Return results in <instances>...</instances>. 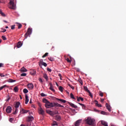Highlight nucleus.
Here are the masks:
<instances>
[{"instance_id": "obj_50", "label": "nucleus", "mask_w": 126, "mask_h": 126, "mask_svg": "<svg viewBox=\"0 0 126 126\" xmlns=\"http://www.w3.org/2000/svg\"><path fill=\"white\" fill-rule=\"evenodd\" d=\"M77 100L78 102L80 101V98H79V97L77 96Z\"/></svg>"}, {"instance_id": "obj_41", "label": "nucleus", "mask_w": 126, "mask_h": 126, "mask_svg": "<svg viewBox=\"0 0 126 126\" xmlns=\"http://www.w3.org/2000/svg\"><path fill=\"white\" fill-rule=\"evenodd\" d=\"M39 63H46L45 62H43V60L42 59L40 60V62H39Z\"/></svg>"}, {"instance_id": "obj_3", "label": "nucleus", "mask_w": 126, "mask_h": 126, "mask_svg": "<svg viewBox=\"0 0 126 126\" xmlns=\"http://www.w3.org/2000/svg\"><path fill=\"white\" fill-rule=\"evenodd\" d=\"M11 111H12V107L10 106H7L6 109H5V112L7 114H10Z\"/></svg>"}, {"instance_id": "obj_9", "label": "nucleus", "mask_w": 126, "mask_h": 126, "mask_svg": "<svg viewBox=\"0 0 126 126\" xmlns=\"http://www.w3.org/2000/svg\"><path fill=\"white\" fill-rule=\"evenodd\" d=\"M106 107L107 109H108L109 112L111 111V107H110L109 104H108L107 103H106Z\"/></svg>"}, {"instance_id": "obj_58", "label": "nucleus", "mask_w": 126, "mask_h": 126, "mask_svg": "<svg viewBox=\"0 0 126 126\" xmlns=\"http://www.w3.org/2000/svg\"><path fill=\"white\" fill-rule=\"evenodd\" d=\"M101 114H103V115H104V114H105V112L104 111H102L101 112Z\"/></svg>"}, {"instance_id": "obj_38", "label": "nucleus", "mask_w": 126, "mask_h": 126, "mask_svg": "<svg viewBox=\"0 0 126 126\" xmlns=\"http://www.w3.org/2000/svg\"><path fill=\"white\" fill-rule=\"evenodd\" d=\"M88 93H89V95L90 96V97H91V98H93V94H91V93L90 92H88Z\"/></svg>"}, {"instance_id": "obj_53", "label": "nucleus", "mask_w": 126, "mask_h": 126, "mask_svg": "<svg viewBox=\"0 0 126 126\" xmlns=\"http://www.w3.org/2000/svg\"><path fill=\"white\" fill-rule=\"evenodd\" d=\"M78 104H79L80 105H81L82 106L85 107V105L82 103H78Z\"/></svg>"}, {"instance_id": "obj_49", "label": "nucleus", "mask_w": 126, "mask_h": 126, "mask_svg": "<svg viewBox=\"0 0 126 126\" xmlns=\"http://www.w3.org/2000/svg\"><path fill=\"white\" fill-rule=\"evenodd\" d=\"M15 25H13L11 27V30H14L15 29Z\"/></svg>"}, {"instance_id": "obj_61", "label": "nucleus", "mask_w": 126, "mask_h": 126, "mask_svg": "<svg viewBox=\"0 0 126 126\" xmlns=\"http://www.w3.org/2000/svg\"><path fill=\"white\" fill-rule=\"evenodd\" d=\"M10 97H8V98L6 100V101L8 102L9 100H10Z\"/></svg>"}, {"instance_id": "obj_30", "label": "nucleus", "mask_w": 126, "mask_h": 126, "mask_svg": "<svg viewBox=\"0 0 126 126\" xmlns=\"http://www.w3.org/2000/svg\"><path fill=\"white\" fill-rule=\"evenodd\" d=\"M52 126H58V124L56 121H54L53 123L52 124Z\"/></svg>"}, {"instance_id": "obj_31", "label": "nucleus", "mask_w": 126, "mask_h": 126, "mask_svg": "<svg viewBox=\"0 0 126 126\" xmlns=\"http://www.w3.org/2000/svg\"><path fill=\"white\" fill-rule=\"evenodd\" d=\"M38 64L39 65V66L44 65V67H47V63H39Z\"/></svg>"}, {"instance_id": "obj_52", "label": "nucleus", "mask_w": 126, "mask_h": 126, "mask_svg": "<svg viewBox=\"0 0 126 126\" xmlns=\"http://www.w3.org/2000/svg\"><path fill=\"white\" fill-rule=\"evenodd\" d=\"M99 94H100V96L101 97L103 96V93H102V92H100V93Z\"/></svg>"}, {"instance_id": "obj_8", "label": "nucleus", "mask_w": 126, "mask_h": 126, "mask_svg": "<svg viewBox=\"0 0 126 126\" xmlns=\"http://www.w3.org/2000/svg\"><path fill=\"white\" fill-rule=\"evenodd\" d=\"M34 118L33 117L31 116V117H29L27 119V121H28V122H31L32 121H33Z\"/></svg>"}, {"instance_id": "obj_25", "label": "nucleus", "mask_w": 126, "mask_h": 126, "mask_svg": "<svg viewBox=\"0 0 126 126\" xmlns=\"http://www.w3.org/2000/svg\"><path fill=\"white\" fill-rule=\"evenodd\" d=\"M43 77H44V79H46V81H48V76H47V74H43Z\"/></svg>"}, {"instance_id": "obj_7", "label": "nucleus", "mask_w": 126, "mask_h": 126, "mask_svg": "<svg viewBox=\"0 0 126 126\" xmlns=\"http://www.w3.org/2000/svg\"><path fill=\"white\" fill-rule=\"evenodd\" d=\"M49 85H50V88H49V89L50 90H51L53 92H55V89H54V87H53V84H52L51 83H49Z\"/></svg>"}, {"instance_id": "obj_4", "label": "nucleus", "mask_w": 126, "mask_h": 126, "mask_svg": "<svg viewBox=\"0 0 126 126\" xmlns=\"http://www.w3.org/2000/svg\"><path fill=\"white\" fill-rule=\"evenodd\" d=\"M40 108L39 109L38 113L41 115H44L45 114V111H44L43 109L41 108V105H39Z\"/></svg>"}, {"instance_id": "obj_1", "label": "nucleus", "mask_w": 126, "mask_h": 126, "mask_svg": "<svg viewBox=\"0 0 126 126\" xmlns=\"http://www.w3.org/2000/svg\"><path fill=\"white\" fill-rule=\"evenodd\" d=\"M44 105L45 106V107L47 109L53 108L54 107L63 108V105H61L59 103H56V102H48V103H45Z\"/></svg>"}, {"instance_id": "obj_20", "label": "nucleus", "mask_w": 126, "mask_h": 126, "mask_svg": "<svg viewBox=\"0 0 126 126\" xmlns=\"http://www.w3.org/2000/svg\"><path fill=\"white\" fill-rule=\"evenodd\" d=\"M42 102H43L45 104L50 103L49 100H48L46 98H44L43 99H42Z\"/></svg>"}, {"instance_id": "obj_2", "label": "nucleus", "mask_w": 126, "mask_h": 126, "mask_svg": "<svg viewBox=\"0 0 126 126\" xmlns=\"http://www.w3.org/2000/svg\"><path fill=\"white\" fill-rule=\"evenodd\" d=\"M86 122L89 126H92L94 125V120L91 118L89 117L86 120Z\"/></svg>"}, {"instance_id": "obj_10", "label": "nucleus", "mask_w": 126, "mask_h": 126, "mask_svg": "<svg viewBox=\"0 0 126 126\" xmlns=\"http://www.w3.org/2000/svg\"><path fill=\"white\" fill-rule=\"evenodd\" d=\"M28 88L30 89V90L33 89L34 87L32 83L29 84L28 85Z\"/></svg>"}, {"instance_id": "obj_18", "label": "nucleus", "mask_w": 126, "mask_h": 126, "mask_svg": "<svg viewBox=\"0 0 126 126\" xmlns=\"http://www.w3.org/2000/svg\"><path fill=\"white\" fill-rule=\"evenodd\" d=\"M15 82H16V80H13L12 79H9L8 80H7V82L8 83H14Z\"/></svg>"}, {"instance_id": "obj_40", "label": "nucleus", "mask_w": 126, "mask_h": 126, "mask_svg": "<svg viewBox=\"0 0 126 126\" xmlns=\"http://www.w3.org/2000/svg\"><path fill=\"white\" fill-rule=\"evenodd\" d=\"M96 106H98V107H102L101 104H98V103H96Z\"/></svg>"}, {"instance_id": "obj_46", "label": "nucleus", "mask_w": 126, "mask_h": 126, "mask_svg": "<svg viewBox=\"0 0 126 126\" xmlns=\"http://www.w3.org/2000/svg\"><path fill=\"white\" fill-rule=\"evenodd\" d=\"M52 111L49 110H46V113H47L48 114L51 113H52Z\"/></svg>"}, {"instance_id": "obj_16", "label": "nucleus", "mask_w": 126, "mask_h": 126, "mask_svg": "<svg viewBox=\"0 0 126 126\" xmlns=\"http://www.w3.org/2000/svg\"><path fill=\"white\" fill-rule=\"evenodd\" d=\"M27 33L28 34V35H30L32 33V29L31 28H29Z\"/></svg>"}, {"instance_id": "obj_48", "label": "nucleus", "mask_w": 126, "mask_h": 126, "mask_svg": "<svg viewBox=\"0 0 126 126\" xmlns=\"http://www.w3.org/2000/svg\"><path fill=\"white\" fill-rule=\"evenodd\" d=\"M38 81H40V83H43V80H42V79L41 78L38 79Z\"/></svg>"}, {"instance_id": "obj_36", "label": "nucleus", "mask_w": 126, "mask_h": 126, "mask_svg": "<svg viewBox=\"0 0 126 126\" xmlns=\"http://www.w3.org/2000/svg\"><path fill=\"white\" fill-rule=\"evenodd\" d=\"M27 74L26 73H23L21 74V76L25 77Z\"/></svg>"}, {"instance_id": "obj_21", "label": "nucleus", "mask_w": 126, "mask_h": 126, "mask_svg": "<svg viewBox=\"0 0 126 126\" xmlns=\"http://www.w3.org/2000/svg\"><path fill=\"white\" fill-rule=\"evenodd\" d=\"M22 42L21 41H19V42H18V43L17 44V47L18 48H20L22 46Z\"/></svg>"}, {"instance_id": "obj_27", "label": "nucleus", "mask_w": 126, "mask_h": 126, "mask_svg": "<svg viewBox=\"0 0 126 126\" xmlns=\"http://www.w3.org/2000/svg\"><path fill=\"white\" fill-rule=\"evenodd\" d=\"M0 14L3 17H5V14H4V13L2 12V11L0 9Z\"/></svg>"}, {"instance_id": "obj_33", "label": "nucleus", "mask_w": 126, "mask_h": 126, "mask_svg": "<svg viewBox=\"0 0 126 126\" xmlns=\"http://www.w3.org/2000/svg\"><path fill=\"white\" fill-rule=\"evenodd\" d=\"M63 88L62 86H60L59 87V90L60 92H63Z\"/></svg>"}, {"instance_id": "obj_32", "label": "nucleus", "mask_w": 126, "mask_h": 126, "mask_svg": "<svg viewBox=\"0 0 126 126\" xmlns=\"http://www.w3.org/2000/svg\"><path fill=\"white\" fill-rule=\"evenodd\" d=\"M7 87V85H4L2 87H0V91L1 90H2V89H3L5 87Z\"/></svg>"}, {"instance_id": "obj_60", "label": "nucleus", "mask_w": 126, "mask_h": 126, "mask_svg": "<svg viewBox=\"0 0 126 126\" xmlns=\"http://www.w3.org/2000/svg\"><path fill=\"white\" fill-rule=\"evenodd\" d=\"M58 76L62 77V74L61 73L58 74Z\"/></svg>"}, {"instance_id": "obj_17", "label": "nucleus", "mask_w": 126, "mask_h": 126, "mask_svg": "<svg viewBox=\"0 0 126 126\" xmlns=\"http://www.w3.org/2000/svg\"><path fill=\"white\" fill-rule=\"evenodd\" d=\"M101 124H102V125L104 126H108L107 123H106L105 121H101Z\"/></svg>"}, {"instance_id": "obj_24", "label": "nucleus", "mask_w": 126, "mask_h": 126, "mask_svg": "<svg viewBox=\"0 0 126 126\" xmlns=\"http://www.w3.org/2000/svg\"><path fill=\"white\" fill-rule=\"evenodd\" d=\"M66 61H67V63H71V61H72L71 57L70 56V59L69 58H66Z\"/></svg>"}, {"instance_id": "obj_37", "label": "nucleus", "mask_w": 126, "mask_h": 126, "mask_svg": "<svg viewBox=\"0 0 126 126\" xmlns=\"http://www.w3.org/2000/svg\"><path fill=\"white\" fill-rule=\"evenodd\" d=\"M49 53H46L43 56L42 58H45L47 57Z\"/></svg>"}, {"instance_id": "obj_22", "label": "nucleus", "mask_w": 126, "mask_h": 126, "mask_svg": "<svg viewBox=\"0 0 126 126\" xmlns=\"http://www.w3.org/2000/svg\"><path fill=\"white\" fill-rule=\"evenodd\" d=\"M28 102H29V99L28 98V96L27 94L26 95V104H28Z\"/></svg>"}, {"instance_id": "obj_35", "label": "nucleus", "mask_w": 126, "mask_h": 126, "mask_svg": "<svg viewBox=\"0 0 126 126\" xmlns=\"http://www.w3.org/2000/svg\"><path fill=\"white\" fill-rule=\"evenodd\" d=\"M23 92H24V93L27 94L28 93V89H24Z\"/></svg>"}, {"instance_id": "obj_44", "label": "nucleus", "mask_w": 126, "mask_h": 126, "mask_svg": "<svg viewBox=\"0 0 126 126\" xmlns=\"http://www.w3.org/2000/svg\"><path fill=\"white\" fill-rule=\"evenodd\" d=\"M40 96H41L42 97H44V96H47V95H45V94L42 93H41V94H40Z\"/></svg>"}, {"instance_id": "obj_42", "label": "nucleus", "mask_w": 126, "mask_h": 126, "mask_svg": "<svg viewBox=\"0 0 126 126\" xmlns=\"http://www.w3.org/2000/svg\"><path fill=\"white\" fill-rule=\"evenodd\" d=\"M78 81H79V82L80 83V84H81V85L82 86L83 85L82 80L81 79H79Z\"/></svg>"}, {"instance_id": "obj_14", "label": "nucleus", "mask_w": 126, "mask_h": 126, "mask_svg": "<svg viewBox=\"0 0 126 126\" xmlns=\"http://www.w3.org/2000/svg\"><path fill=\"white\" fill-rule=\"evenodd\" d=\"M55 120L58 121H61V116L59 115H56L55 117Z\"/></svg>"}, {"instance_id": "obj_11", "label": "nucleus", "mask_w": 126, "mask_h": 126, "mask_svg": "<svg viewBox=\"0 0 126 126\" xmlns=\"http://www.w3.org/2000/svg\"><path fill=\"white\" fill-rule=\"evenodd\" d=\"M56 100H57L58 101L62 102L63 103H65L66 102V100H65L64 99H59L58 98H56Z\"/></svg>"}, {"instance_id": "obj_43", "label": "nucleus", "mask_w": 126, "mask_h": 126, "mask_svg": "<svg viewBox=\"0 0 126 126\" xmlns=\"http://www.w3.org/2000/svg\"><path fill=\"white\" fill-rule=\"evenodd\" d=\"M49 61H50L51 62H53L54 61V58H52V57H49Z\"/></svg>"}, {"instance_id": "obj_34", "label": "nucleus", "mask_w": 126, "mask_h": 126, "mask_svg": "<svg viewBox=\"0 0 126 126\" xmlns=\"http://www.w3.org/2000/svg\"><path fill=\"white\" fill-rule=\"evenodd\" d=\"M28 36H30V35H28V33L27 32H26L25 34V38L24 39H27Z\"/></svg>"}, {"instance_id": "obj_39", "label": "nucleus", "mask_w": 126, "mask_h": 126, "mask_svg": "<svg viewBox=\"0 0 126 126\" xmlns=\"http://www.w3.org/2000/svg\"><path fill=\"white\" fill-rule=\"evenodd\" d=\"M17 112H18V109L15 108V110L14 112H13V115H16L17 114Z\"/></svg>"}, {"instance_id": "obj_51", "label": "nucleus", "mask_w": 126, "mask_h": 126, "mask_svg": "<svg viewBox=\"0 0 126 126\" xmlns=\"http://www.w3.org/2000/svg\"><path fill=\"white\" fill-rule=\"evenodd\" d=\"M1 30H2L1 31V32H5L6 31V30L5 29H1Z\"/></svg>"}, {"instance_id": "obj_5", "label": "nucleus", "mask_w": 126, "mask_h": 126, "mask_svg": "<svg viewBox=\"0 0 126 126\" xmlns=\"http://www.w3.org/2000/svg\"><path fill=\"white\" fill-rule=\"evenodd\" d=\"M29 111L24 109L23 108H21L20 112L21 114H27Z\"/></svg>"}, {"instance_id": "obj_29", "label": "nucleus", "mask_w": 126, "mask_h": 126, "mask_svg": "<svg viewBox=\"0 0 126 126\" xmlns=\"http://www.w3.org/2000/svg\"><path fill=\"white\" fill-rule=\"evenodd\" d=\"M70 97H71V99H74L75 100L74 96L73 95V94H72V93L70 94Z\"/></svg>"}, {"instance_id": "obj_47", "label": "nucleus", "mask_w": 126, "mask_h": 126, "mask_svg": "<svg viewBox=\"0 0 126 126\" xmlns=\"http://www.w3.org/2000/svg\"><path fill=\"white\" fill-rule=\"evenodd\" d=\"M2 39L3 40H6V38L5 37V36H2Z\"/></svg>"}, {"instance_id": "obj_15", "label": "nucleus", "mask_w": 126, "mask_h": 126, "mask_svg": "<svg viewBox=\"0 0 126 126\" xmlns=\"http://www.w3.org/2000/svg\"><path fill=\"white\" fill-rule=\"evenodd\" d=\"M69 105L70 106H71L73 108H77V105H75L74 104H73V103H72L71 102H69Z\"/></svg>"}, {"instance_id": "obj_59", "label": "nucleus", "mask_w": 126, "mask_h": 126, "mask_svg": "<svg viewBox=\"0 0 126 126\" xmlns=\"http://www.w3.org/2000/svg\"><path fill=\"white\" fill-rule=\"evenodd\" d=\"M12 120H13L12 118H10L9 120V122H12Z\"/></svg>"}, {"instance_id": "obj_28", "label": "nucleus", "mask_w": 126, "mask_h": 126, "mask_svg": "<svg viewBox=\"0 0 126 126\" xmlns=\"http://www.w3.org/2000/svg\"><path fill=\"white\" fill-rule=\"evenodd\" d=\"M0 76L1 77H6L8 76V74H3V73H0Z\"/></svg>"}, {"instance_id": "obj_19", "label": "nucleus", "mask_w": 126, "mask_h": 126, "mask_svg": "<svg viewBox=\"0 0 126 126\" xmlns=\"http://www.w3.org/2000/svg\"><path fill=\"white\" fill-rule=\"evenodd\" d=\"M20 103L19 102H16V103H15V108L16 109L19 108V106H20Z\"/></svg>"}, {"instance_id": "obj_63", "label": "nucleus", "mask_w": 126, "mask_h": 126, "mask_svg": "<svg viewBox=\"0 0 126 126\" xmlns=\"http://www.w3.org/2000/svg\"><path fill=\"white\" fill-rule=\"evenodd\" d=\"M104 99H101V102H103L104 101Z\"/></svg>"}, {"instance_id": "obj_55", "label": "nucleus", "mask_w": 126, "mask_h": 126, "mask_svg": "<svg viewBox=\"0 0 126 126\" xmlns=\"http://www.w3.org/2000/svg\"><path fill=\"white\" fill-rule=\"evenodd\" d=\"M79 99L80 100H81V101H83V98L81 97H79Z\"/></svg>"}, {"instance_id": "obj_62", "label": "nucleus", "mask_w": 126, "mask_h": 126, "mask_svg": "<svg viewBox=\"0 0 126 126\" xmlns=\"http://www.w3.org/2000/svg\"><path fill=\"white\" fill-rule=\"evenodd\" d=\"M0 3H3V0H0Z\"/></svg>"}, {"instance_id": "obj_45", "label": "nucleus", "mask_w": 126, "mask_h": 126, "mask_svg": "<svg viewBox=\"0 0 126 126\" xmlns=\"http://www.w3.org/2000/svg\"><path fill=\"white\" fill-rule=\"evenodd\" d=\"M18 24V29H20L22 28V26L21 24Z\"/></svg>"}, {"instance_id": "obj_26", "label": "nucleus", "mask_w": 126, "mask_h": 126, "mask_svg": "<svg viewBox=\"0 0 126 126\" xmlns=\"http://www.w3.org/2000/svg\"><path fill=\"white\" fill-rule=\"evenodd\" d=\"M13 91H14L15 93L18 92L19 89L18 87H15V88L13 89Z\"/></svg>"}, {"instance_id": "obj_13", "label": "nucleus", "mask_w": 126, "mask_h": 126, "mask_svg": "<svg viewBox=\"0 0 126 126\" xmlns=\"http://www.w3.org/2000/svg\"><path fill=\"white\" fill-rule=\"evenodd\" d=\"M81 120H78L75 123V126H79V124L81 123Z\"/></svg>"}, {"instance_id": "obj_23", "label": "nucleus", "mask_w": 126, "mask_h": 126, "mask_svg": "<svg viewBox=\"0 0 126 126\" xmlns=\"http://www.w3.org/2000/svg\"><path fill=\"white\" fill-rule=\"evenodd\" d=\"M84 90H85V91L87 93L90 92V91L88 90V88L86 86H84Z\"/></svg>"}, {"instance_id": "obj_6", "label": "nucleus", "mask_w": 126, "mask_h": 126, "mask_svg": "<svg viewBox=\"0 0 126 126\" xmlns=\"http://www.w3.org/2000/svg\"><path fill=\"white\" fill-rule=\"evenodd\" d=\"M30 74L32 76H35L36 74V70L35 69L31 70Z\"/></svg>"}, {"instance_id": "obj_56", "label": "nucleus", "mask_w": 126, "mask_h": 126, "mask_svg": "<svg viewBox=\"0 0 126 126\" xmlns=\"http://www.w3.org/2000/svg\"><path fill=\"white\" fill-rule=\"evenodd\" d=\"M76 70L77 71V72H79L80 71V70L78 68H75Z\"/></svg>"}, {"instance_id": "obj_54", "label": "nucleus", "mask_w": 126, "mask_h": 126, "mask_svg": "<svg viewBox=\"0 0 126 126\" xmlns=\"http://www.w3.org/2000/svg\"><path fill=\"white\" fill-rule=\"evenodd\" d=\"M47 71H49L50 72H51L52 70H51V69H50L49 68H47Z\"/></svg>"}, {"instance_id": "obj_64", "label": "nucleus", "mask_w": 126, "mask_h": 126, "mask_svg": "<svg viewBox=\"0 0 126 126\" xmlns=\"http://www.w3.org/2000/svg\"><path fill=\"white\" fill-rule=\"evenodd\" d=\"M20 126H26V125H24V124H22V125H21Z\"/></svg>"}, {"instance_id": "obj_12", "label": "nucleus", "mask_w": 126, "mask_h": 126, "mask_svg": "<svg viewBox=\"0 0 126 126\" xmlns=\"http://www.w3.org/2000/svg\"><path fill=\"white\" fill-rule=\"evenodd\" d=\"M20 71L22 73H24V72H27L28 70L27 69H26L24 67H23L22 68H21Z\"/></svg>"}, {"instance_id": "obj_57", "label": "nucleus", "mask_w": 126, "mask_h": 126, "mask_svg": "<svg viewBox=\"0 0 126 126\" xmlns=\"http://www.w3.org/2000/svg\"><path fill=\"white\" fill-rule=\"evenodd\" d=\"M48 114H49L50 115H54V113H53V111L48 113Z\"/></svg>"}]
</instances>
